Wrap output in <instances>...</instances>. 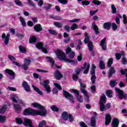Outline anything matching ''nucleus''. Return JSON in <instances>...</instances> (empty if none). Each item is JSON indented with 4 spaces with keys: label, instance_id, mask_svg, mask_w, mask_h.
Instances as JSON below:
<instances>
[{
    "label": "nucleus",
    "instance_id": "obj_1",
    "mask_svg": "<svg viewBox=\"0 0 127 127\" xmlns=\"http://www.w3.org/2000/svg\"><path fill=\"white\" fill-rule=\"evenodd\" d=\"M32 107L37 108L40 110H35L32 109L28 108L24 111V116H41V117H45L47 115V111L44 106L37 103H33L31 104Z\"/></svg>",
    "mask_w": 127,
    "mask_h": 127
},
{
    "label": "nucleus",
    "instance_id": "obj_2",
    "mask_svg": "<svg viewBox=\"0 0 127 127\" xmlns=\"http://www.w3.org/2000/svg\"><path fill=\"white\" fill-rule=\"evenodd\" d=\"M56 53L57 58L60 60H63V61H65V62H68L71 65H76V64H77L78 63L77 61L67 58V57H66V55H65V53L62 52V51L58 50Z\"/></svg>",
    "mask_w": 127,
    "mask_h": 127
},
{
    "label": "nucleus",
    "instance_id": "obj_3",
    "mask_svg": "<svg viewBox=\"0 0 127 127\" xmlns=\"http://www.w3.org/2000/svg\"><path fill=\"white\" fill-rule=\"evenodd\" d=\"M105 104H106V95L103 94L99 101L100 109L101 112H104L105 110H108V109L111 108V103H108L105 106Z\"/></svg>",
    "mask_w": 127,
    "mask_h": 127
},
{
    "label": "nucleus",
    "instance_id": "obj_4",
    "mask_svg": "<svg viewBox=\"0 0 127 127\" xmlns=\"http://www.w3.org/2000/svg\"><path fill=\"white\" fill-rule=\"evenodd\" d=\"M84 43L86 44L87 43V45L88 47V49L90 51H92L93 48H94V45H93V43L92 41H90V39L89 38V36H88V33H84Z\"/></svg>",
    "mask_w": 127,
    "mask_h": 127
},
{
    "label": "nucleus",
    "instance_id": "obj_5",
    "mask_svg": "<svg viewBox=\"0 0 127 127\" xmlns=\"http://www.w3.org/2000/svg\"><path fill=\"white\" fill-rule=\"evenodd\" d=\"M10 99L13 101V102H14V103L19 102L20 105H21L23 107H24V106H25V102L21 100H19L18 99V97L17 96V95L15 94H11L10 95Z\"/></svg>",
    "mask_w": 127,
    "mask_h": 127
},
{
    "label": "nucleus",
    "instance_id": "obj_6",
    "mask_svg": "<svg viewBox=\"0 0 127 127\" xmlns=\"http://www.w3.org/2000/svg\"><path fill=\"white\" fill-rule=\"evenodd\" d=\"M95 69H96V66L95 65V64H92L91 70V74L92 76L91 77V80L92 84H95L96 81V74Z\"/></svg>",
    "mask_w": 127,
    "mask_h": 127
},
{
    "label": "nucleus",
    "instance_id": "obj_7",
    "mask_svg": "<svg viewBox=\"0 0 127 127\" xmlns=\"http://www.w3.org/2000/svg\"><path fill=\"white\" fill-rule=\"evenodd\" d=\"M115 90L116 91L117 93H118V94L119 99H125V100H127V94H124V92L122 90H121L119 88H116Z\"/></svg>",
    "mask_w": 127,
    "mask_h": 127
},
{
    "label": "nucleus",
    "instance_id": "obj_8",
    "mask_svg": "<svg viewBox=\"0 0 127 127\" xmlns=\"http://www.w3.org/2000/svg\"><path fill=\"white\" fill-rule=\"evenodd\" d=\"M49 83H50L49 80H45L43 84L44 88L48 94H49V93L51 92V88H50V86L49 85Z\"/></svg>",
    "mask_w": 127,
    "mask_h": 127
},
{
    "label": "nucleus",
    "instance_id": "obj_9",
    "mask_svg": "<svg viewBox=\"0 0 127 127\" xmlns=\"http://www.w3.org/2000/svg\"><path fill=\"white\" fill-rule=\"evenodd\" d=\"M66 54H69L68 57L70 59H73L75 57V52L72 51L71 48L68 47L65 51Z\"/></svg>",
    "mask_w": 127,
    "mask_h": 127
},
{
    "label": "nucleus",
    "instance_id": "obj_10",
    "mask_svg": "<svg viewBox=\"0 0 127 127\" xmlns=\"http://www.w3.org/2000/svg\"><path fill=\"white\" fill-rule=\"evenodd\" d=\"M23 125L25 127H33L32 125V121L30 119L27 118H23Z\"/></svg>",
    "mask_w": 127,
    "mask_h": 127
},
{
    "label": "nucleus",
    "instance_id": "obj_11",
    "mask_svg": "<svg viewBox=\"0 0 127 127\" xmlns=\"http://www.w3.org/2000/svg\"><path fill=\"white\" fill-rule=\"evenodd\" d=\"M63 95L65 98L67 100H69L71 103H74V99H73V96L71 95L69 93L65 90H63Z\"/></svg>",
    "mask_w": 127,
    "mask_h": 127
},
{
    "label": "nucleus",
    "instance_id": "obj_12",
    "mask_svg": "<svg viewBox=\"0 0 127 127\" xmlns=\"http://www.w3.org/2000/svg\"><path fill=\"white\" fill-rule=\"evenodd\" d=\"M10 35L9 34H7L5 35V34L3 33L1 36V38L3 40H4V43L5 45H7L9 42V37Z\"/></svg>",
    "mask_w": 127,
    "mask_h": 127
},
{
    "label": "nucleus",
    "instance_id": "obj_13",
    "mask_svg": "<svg viewBox=\"0 0 127 127\" xmlns=\"http://www.w3.org/2000/svg\"><path fill=\"white\" fill-rule=\"evenodd\" d=\"M36 47L38 49H42V51L44 52V53L47 54V47L46 48L43 47V43H38L36 45Z\"/></svg>",
    "mask_w": 127,
    "mask_h": 127
},
{
    "label": "nucleus",
    "instance_id": "obj_14",
    "mask_svg": "<svg viewBox=\"0 0 127 127\" xmlns=\"http://www.w3.org/2000/svg\"><path fill=\"white\" fill-rule=\"evenodd\" d=\"M71 91L73 93L76 95V97L77 101H78L79 103H83V98L81 95H79V91L76 89H72Z\"/></svg>",
    "mask_w": 127,
    "mask_h": 127
},
{
    "label": "nucleus",
    "instance_id": "obj_15",
    "mask_svg": "<svg viewBox=\"0 0 127 127\" xmlns=\"http://www.w3.org/2000/svg\"><path fill=\"white\" fill-rule=\"evenodd\" d=\"M97 117V113L93 112V116L91 117V122H90V126L92 127H96V118Z\"/></svg>",
    "mask_w": 127,
    "mask_h": 127
},
{
    "label": "nucleus",
    "instance_id": "obj_16",
    "mask_svg": "<svg viewBox=\"0 0 127 127\" xmlns=\"http://www.w3.org/2000/svg\"><path fill=\"white\" fill-rule=\"evenodd\" d=\"M46 58L47 59V61L48 62H50V63H51L52 66H53L54 67H55L56 68H57L58 69H60L61 68V66H59L58 65H57V64H55L54 61L53 60L52 58H50L49 57H47Z\"/></svg>",
    "mask_w": 127,
    "mask_h": 127
},
{
    "label": "nucleus",
    "instance_id": "obj_17",
    "mask_svg": "<svg viewBox=\"0 0 127 127\" xmlns=\"http://www.w3.org/2000/svg\"><path fill=\"white\" fill-rule=\"evenodd\" d=\"M81 93H82V94H84V99L85 100V102H87V103H89V97L86 90H85V89H81Z\"/></svg>",
    "mask_w": 127,
    "mask_h": 127
},
{
    "label": "nucleus",
    "instance_id": "obj_18",
    "mask_svg": "<svg viewBox=\"0 0 127 127\" xmlns=\"http://www.w3.org/2000/svg\"><path fill=\"white\" fill-rule=\"evenodd\" d=\"M84 70L83 74H88L89 69H90V64H87V63H84L83 66L82 67Z\"/></svg>",
    "mask_w": 127,
    "mask_h": 127
},
{
    "label": "nucleus",
    "instance_id": "obj_19",
    "mask_svg": "<svg viewBox=\"0 0 127 127\" xmlns=\"http://www.w3.org/2000/svg\"><path fill=\"white\" fill-rule=\"evenodd\" d=\"M106 38H104L99 44V45L101 46L103 50H107V44L106 43Z\"/></svg>",
    "mask_w": 127,
    "mask_h": 127
},
{
    "label": "nucleus",
    "instance_id": "obj_20",
    "mask_svg": "<svg viewBox=\"0 0 127 127\" xmlns=\"http://www.w3.org/2000/svg\"><path fill=\"white\" fill-rule=\"evenodd\" d=\"M112 121L111 115L109 114H107L106 115V117H105V125L106 126H108L110 125V123H111Z\"/></svg>",
    "mask_w": 127,
    "mask_h": 127
},
{
    "label": "nucleus",
    "instance_id": "obj_21",
    "mask_svg": "<svg viewBox=\"0 0 127 127\" xmlns=\"http://www.w3.org/2000/svg\"><path fill=\"white\" fill-rule=\"evenodd\" d=\"M22 86L26 92H30V87H29V85H28V84H27V82L26 81H23L22 82Z\"/></svg>",
    "mask_w": 127,
    "mask_h": 127
},
{
    "label": "nucleus",
    "instance_id": "obj_22",
    "mask_svg": "<svg viewBox=\"0 0 127 127\" xmlns=\"http://www.w3.org/2000/svg\"><path fill=\"white\" fill-rule=\"evenodd\" d=\"M55 78L57 80H60L63 76L61 74V73L59 70H57L55 72Z\"/></svg>",
    "mask_w": 127,
    "mask_h": 127
},
{
    "label": "nucleus",
    "instance_id": "obj_23",
    "mask_svg": "<svg viewBox=\"0 0 127 127\" xmlns=\"http://www.w3.org/2000/svg\"><path fill=\"white\" fill-rule=\"evenodd\" d=\"M31 63V61H30V60L26 59L25 60V63L22 66L23 69L24 70H26V69H27V67H28L29 65Z\"/></svg>",
    "mask_w": 127,
    "mask_h": 127
},
{
    "label": "nucleus",
    "instance_id": "obj_24",
    "mask_svg": "<svg viewBox=\"0 0 127 127\" xmlns=\"http://www.w3.org/2000/svg\"><path fill=\"white\" fill-rule=\"evenodd\" d=\"M34 29L36 32H40V31H42V27L40 24H38L34 26Z\"/></svg>",
    "mask_w": 127,
    "mask_h": 127
},
{
    "label": "nucleus",
    "instance_id": "obj_25",
    "mask_svg": "<svg viewBox=\"0 0 127 127\" xmlns=\"http://www.w3.org/2000/svg\"><path fill=\"white\" fill-rule=\"evenodd\" d=\"M92 28L94 29L95 33L96 34H99V28L98 27V26L96 25V22H93L92 23Z\"/></svg>",
    "mask_w": 127,
    "mask_h": 127
},
{
    "label": "nucleus",
    "instance_id": "obj_26",
    "mask_svg": "<svg viewBox=\"0 0 127 127\" xmlns=\"http://www.w3.org/2000/svg\"><path fill=\"white\" fill-rule=\"evenodd\" d=\"M5 72L6 74H8V75H10V76H11V79H14V72H13L12 70L8 69H6L5 70Z\"/></svg>",
    "mask_w": 127,
    "mask_h": 127
},
{
    "label": "nucleus",
    "instance_id": "obj_27",
    "mask_svg": "<svg viewBox=\"0 0 127 127\" xmlns=\"http://www.w3.org/2000/svg\"><path fill=\"white\" fill-rule=\"evenodd\" d=\"M69 115H70V114H68L67 112H64L62 114V118H63L64 121H67Z\"/></svg>",
    "mask_w": 127,
    "mask_h": 127
},
{
    "label": "nucleus",
    "instance_id": "obj_28",
    "mask_svg": "<svg viewBox=\"0 0 127 127\" xmlns=\"http://www.w3.org/2000/svg\"><path fill=\"white\" fill-rule=\"evenodd\" d=\"M112 127H119V120L118 119L115 118L112 121Z\"/></svg>",
    "mask_w": 127,
    "mask_h": 127
},
{
    "label": "nucleus",
    "instance_id": "obj_29",
    "mask_svg": "<svg viewBox=\"0 0 127 127\" xmlns=\"http://www.w3.org/2000/svg\"><path fill=\"white\" fill-rule=\"evenodd\" d=\"M19 20L21 23L22 26H23V27H25V26H26V22H25V20L24 19V18L22 16H20Z\"/></svg>",
    "mask_w": 127,
    "mask_h": 127
},
{
    "label": "nucleus",
    "instance_id": "obj_30",
    "mask_svg": "<svg viewBox=\"0 0 127 127\" xmlns=\"http://www.w3.org/2000/svg\"><path fill=\"white\" fill-rule=\"evenodd\" d=\"M7 109V105H4L0 109V114H4V113H5V111H6Z\"/></svg>",
    "mask_w": 127,
    "mask_h": 127
},
{
    "label": "nucleus",
    "instance_id": "obj_31",
    "mask_svg": "<svg viewBox=\"0 0 127 127\" xmlns=\"http://www.w3.org/2000/svg\"><path fill=\"white\" fill-rule=\"evenodd\" d=\"M64 38H67L64 41V42L65 43H68L69 41H70V37H69V35L67 33H64Z\"/></svg>",
    "mask_w": 127,
    "mask_h": 127
},
{
    "label": "nucleus",
    "instance_id": "obj_32",
    "mask_svg": "<svg viewBox=\"0 0 127 127\" xmlns=\"http://www.w3.org/2000/svg\"><path fill=\"white\" fill-rule=\"evenodd\" d=\"M32 87L33 89L35 91V92H37V93H39V95H43V93L41 91H40L39 90V89H38V88L36 87L35 86H34V85H32Z\"/></svg>",
    "mask_w": 127,
    "mask_h": 127
},
{
    "label": "nucleus",
    "instance_id": "obj_33",
    "mask_svg": "<svg viewBox=\"0 0 127 127\" xmlns=\"http://www.w3.org/2000/svg\"><path fill=\"white\" fill-rule=\"evenodd\" d=\"M115 73V68L114 67H111L109 69V72H108L109 78H111L113 75V74Z\"/></svg>",
    "mask_w": 127,
    "mask_h": 127
},
{
    "label": "nucleus",
    "instance_id": "obj_34",
    "mask_svg": "<svg viewBox=\"0 0 127 127\" xmlns=\"http://www.w3.org/2000/svg\"><path fill=\"white\" fill-rule=\"evenodd\" d=\"M19 49L22 53H26V49L23 46H19Z\"/></svg>",
    "mask_w": 127,
    "mask_h": 127
},
{
    "label": "nucleus",
    "instance_id": "obj_35",
    "mask_svg": "<svg viewBox=\"0 0 127 127\" xmlns=\"http://www.w3.org/2000/svg\"><path fill=\"white\" fill-rule=\"evenodd\" d=\"M111 25H112V24L110 22H106L104 24V27L105 29H108V30L111 28Z\"/></svg>",
    "mask_w": 127,
    "mask_h": 127
},
{
    "label": "nucleus",
    "instance_id": "obj_36",
    "mask_svg": "<svg viewBox=\"0 0 127 127\" xmlns=\"http://www.w3.org/2000/svg\"><path fill=\"white\" fill-rule=\"evenodd\" d=\"M106 95L107 96V97H108V98H112L113 97V95H112V94H113V91L111 90H108L107 91H106Z\"/></svg>",
    "mask_w": 127,
    "mask_h": 127
},
{
    "label": "nucleus",
    "instance_id": "obj_37",
    "mask_svg": "<svg viewBox=\"0 0 127 127\" xmlns=\"http://www.w3.org/2000/svg\"><path fill=\"white\" fill-rule=\"evenodd\" d=\"M122 55H123V56H125V53H123L121 54L120 53L116 54L115 56H116L117 60H120V59H121V58L122 57Z\"/></svg>",
    "mask_w": 127,
    "mask_h": 127
},
{
    "label": "nucleus",
    "instance_id": "obj_38",
    "mask_svg": "<svg viewBox=\"0 0 127 127\" xmlns=\"http://www.w3.org/2000/svg\"><path fill=\"white\" fill-rule=\"evenodd\" d=\"M13 108L14 110L17 111H20V110H21V106L18 104H14Z\"/></svg>",
    "mask_w": 127,
    "mask_h": 127
},
{
    "label": "nucleus",
    "instance_id": "obj_39",
    "mask_svg": "<svg viewBox=\"0 0 127 127\" xmlns=\"http://www.w3.org/2000/svg\"><path fill=\"white\" fill-rule=\"evenodd\" d=\"M113 61H114V59H113L112 58H110L108 60V62L107 63V67H111L112 66V64H113Z\"/></svg>",
    "mask_w": 127,
    "mask_h": 127
},
{
    "label": "nucleus",
    "instance_id": "obj_40",
    "mask_svg": "<svg viewBox=\"0 0 127 127\" xmlns=\"http://www.w3.org/2000/svg\"><path fill=\"white\" fill-rule=\"evenodd\" d=\"M16 122L18 125H21V124H23V118H16Z\"/></svg>",
    "mask_w": 127,
    "mask_h": 127
},
{
    "label": "nucleus",
    "instance_id": "obj_41",
    "mask_svg": "<svg viewBox=\"0 0 127 127\" xmlns=\"http://www.w3.org/2000/svg\"><path fill=\"white\" fill-rule=\"evenodd\" d=\"M117 84H118V83H117L116 80H113L110 81V86L112 87V88H114V87H115Z\"/></svg>",
    "mask_w": 127,
    "mask_h": 127
},
{
    "label": "nucleus",
    "instance_id": "obj_42",
    "mask_svg": "<svg viewBox=\"0 0 127 127\" xmlns=\"http://www.w3.org/2000/svg\"><path fill=\"white\" fill-rule=\"evenodd\" d=\"M36 37L35 36L31 37L29 39L30 43H34L36 41Z\"/></svg>",
    "mask_w": 127,
    "mask_h": 127
},
{
    "label": "nucleus",
    "instance_id": "obj_43",
    "mask_svg": "<svg viewBox=\"0 0 127 127\" xmlns=\"http://www.w3.org/2000/svg\"><path fill=\"white\" fill-rule=\"evenodd\" d=\"M99 67L100 69H105V63L103 61H100L99 64Z\"/></svg>",
    "mask_w": 127,
    "mask_h": 127
},
{
    "label": "nucleus",
    "instance_id": "obj_44",
    "mask_svg": "<svg viewBox=\"0 0 127 127\" xmlns=\"http://www.w3.org/2000/svg\"><path fill=\"white\" fill-rule=\"evenodd\" d=\"M111 9L112 10V13H117V8H116V6H115V5H111Z\"/></svg>",
    "mask_w": 127,
    "mask_h": 127
},
{
    "label": "nucleus",
    "instance_id": "obj_45",
    "mask_svg": "<svg viewBox=\"0 0 127 127\" xmlns=\"http://www.w3.org/2000/svg\"><path fill=\"white\" fill-rule=\"evenodd\" d=\"M51 109L53 111V112H58L59 111V109L58 108H57V106L55 105L51 106Z\"/></svg>",
    "mask_w": 127,
    "mask_h": 127
},
{
    "label": "nucleus",
    "instance_id": "obj_46",
    "mask_svg": "<svg viewBox=\"0 0 127 127\" xmlns=\"http://www.w3.org/2000/svg\"><path fill=\"white\" fill-rule=\"evenodd\" d=\"M70 29H71L72 30L78 29V25H77V24L73 23V25L70 27Z\"/></svg>",
    "mask_w": 127,
    "mask_h": 127
},
{
    "label": "nucleus",
    "instance_id": "obj_47",
    "mask_svg": "<svg viewBox=\"0 0 127 127\" xmlns=\"http://www.w3.org/2000/svg\"><path fill=\"white\" fill-rule=\"evenodd\" d=\"M45 125H46V121L43 120L39 123L38 127H43V126H45Z\"/></svg>",
    "mask_w": 127,
    "mask_h": 127
},
{
    "label": "nucleus",
    "instance_id": "obj_48",
    "mask_svg": "<svg viewBox=\"0 0 127 127\" xmlns=\"http://www.w3.org/2000/svg\"><path fill=\"white\" fill-rule=\"evenodd\" d=\"M82 5H89L90 4V1L83 0L81 1Z\"/></svg>",
    "mask_w": 127,
    "mask_h": 127
},
{
    "label": "nucleus",
    "instance_id": "obj_49",
    "mask_svg": "<svg viewBox=\"0 0 127 127\" xmlns=\"http://www.w3.org/2000/svg\"><path fill=\"white\" fill-rule=\"evenodd\" d=\"M68 118L70 123H73V122H74V117H73V116H72V115L69 114Z\"/></svg>",
    "mask_w": 127,
    "mask_h": 127
},
{
    "label": "nucleus",
    "instance_id": "obj_50",
    "mask_svg": "<svg viewBox=\"0 0 127 127\" xmlns=\"http://www.w3.org/2000/svg\"><path fill=\"white\" fill-rule=\"evenodd\" d=\"M92 2L96 5H100V4L101 3V1L98 0H93Z\"/></svg>",
    "mask_w": 127,
    "mask_h": 127
},
{
    "label": "nucleus",
    "instance_id": "obj_51",
    "mask_svg": "<svg viewBox=\"0 0 127 127\" xmlns=\"http://www.w3.org/2000/svg\"><path fill=\"white\" fill-rule=\"evenodd\" d=\"M54 24L55 25V26H57V27H58L59 28L62 27V24H61L60 22H56L54 23Z\"/></svg>",
    "mask_w": 127,
    "mask_h": 127
},
{
    "label": "nucleus",
    "instance_id": "obj_52",
    "mask_svg": "<svg viewBox=\"0 0 127 127\" xmlns=\"http://www.w3.org/2000/svg\"><path fill=\"white\" fill-rule=\"evenodd\" d=\"M15 3L16 5H18V6H21L22 4V3L19 0H15Z\"/></svg>",
    "mask_w": 127,
    "mask_h": 127
},
{
    "label": "nucleus",
    "instance_id": "obj_53",
    "mask_svg": "<svg viewBox=\"0 0 127 127\" xmlns=\"http://www.w3.org/2000/svg\"><path fill=\"white\" fill-rule=\"evenodd\" d=\"M122 63L124 65H126V64H127V58H126V57H125V56H123V57H122Z\"/></svg>",
    "mask_w": 127,
    "mask_h": 127
},
{
    "label": "nucleus",
    "instance_id": "obj_54",
    "mask_svg": "<svg viewBox=\"0 0 127 127\" xmlns=\"http://www.w3.org/2000/svg\"><path fill=\"white\" fill-rule=\"evenodd\" d=\"M112 27L113 30H117V29H118V26H117V24H116V23H112Z\"/></svg>",
    "mask_w": 127,
    "mask_h": 127
},
{
    "label": "nucleus",
    "instance_id": "obj_55",
    "mask_svg": "<svg viewBox=\"0 0 127 127\" xmlns=\"http://www.w3.org/2000/svg\"><path fill=\"white\" fill-rule=\"evenodd\" d=\"M8 59H9V60H11V61L14 62V61L15 60V58H14V57H13L12 55H9L8 56Z\"/></svg>",
    "mask_w": 127,
    "mask_h": 127
},
{
    "label": "nucleus",
    "instance_id": "obj_56",
    "mask_svg": "<svg viewBox=\"0 0 127 127\" xmlns=\"http://www.w3.org/2000/svg\"><path fill=\"white\" fill-rule=\"evenodd\" d=\"M54 85L55 86L56 88L57 89H58V90H62V87H61V86L59 85L58 83H54Z\"/></svg>",
    "mask_w": 127,
    "mask_h": 127
},
{
    "label": "nucleus",
    "instance_id": "obj_57",
    "mask_svg": "<svg viewBox=\"0 0 127 127\" xmlns=\"http://www.w3.org/2000/svg\"><path fill=\"white\" fill-rule=\"evenodd\" d=\"M58 0L61 3H63L64 4H66L68 3L67 0Z\"/></svg>",
    "mask_w": 127,
    "mask_h": 127
},
{
    "label": "nucleus",
    "instance_id": "obj_58",
    "mask_svg": "<svg viewBox=\"0 0 127 127\" xmlns=\"http://www.w3.org/2000/svg\"><path fill=\"white\" fill-rule=\"evenodd\" d=\"M5 121V116L0 115V123H3Z\"/></svg>",
    "mask_w": 127,
    "mask_h": 127
},
{
    "label": "nucleus",
    "instance_id": "obj_59",
    "mask_svg": "<svg viewBox=\"0 0 127 127\" xmlns=\"http://www.w3.org/2000/svg\"><path fill=\"white\" fill-rule=\"evenodd\" d=\"M98 9H96L95 10H94V11H90V15L91 16H93V15H94V14H96V13H97V12L98 11Z\"/></svg>",
    "mask_w": 127,
    "mask_h": 127
},
{
    "label": "nucleus",
    "instance_id": "obj_60",
    "mask_svg": "<svg viewBox=\"0 0 127 127\" xmlns=\"http://www.w3.org/2000/svg\"><path fill=\"white\" fill-rule=\"evenodd\" d=\"M123 19L124 23V24H126L127 22V15H126V14L123 15Z\"/></svg>",
    "mask_w": 127,
    "mask_h": 127
},
{
    "label": "nucleus",
    "instance_id": "obj_61",
    "mask_svg": "<svg viewBox=\"0 0 127 127\" xmlns=\"http://www.w3.org/2000/svg\"><path fill=\"white\" fill-rule=\"evenodd\" d=\"M91 90L92 93H95V92L96 91V86L95 85H92L91 87Z\"/></svg>",
    "mask_w": 127,
    "mask_h": 127
},
{
    "label": "nucleus",
    "instance_id": "obj_62",
    "mask_svg": "<svg viewBox=\"0 0 127 127\" xmlns=\"http://www.w3.org/2000/svg\"><path fill=\"white\" fill-rule=\"evenodd\" d=\"M78 21H80L79 19H74L73 20H69V22H71V23L78 22Z\"/></svg>",
    "mask_w": 127,
    "mask_h": 127
},
{
    "label": "nucleus",
    "instance_id": "obj_63",
    "mask_svg": "<svg viewBox=\"0 0 127 127\" xmlns=\"http://www.w3.org/2000/svg\"><path fill=\"white\" fill-rule=\"evenodd\" d=\"M78 74H74L72 76V78L74 81H77V80L78 79Z\"/></svg>",
    "mask_w": 127,
    "mask_h": 127
},
{
    "label": "nucleus",
    "instance_id": "obj_64",
    "mask_svg": "<svg viewBox=\"0 0 127 127\" xmlns=\"http://www.w3.org/2000/svg\"><path fill=\"white\" fill-rule=\"evenodd\" d=\"M79 125L80 127H87V125H86V124H85V123L83 122H80Z\"/></svg>",
    "mask_w": 127,
    "mask_h": 127
}]
</instances>
